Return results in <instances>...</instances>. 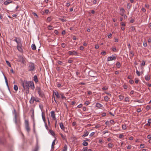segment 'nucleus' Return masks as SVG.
I'll return each instance as SVG.
<instances>
[{"instance_id": "40", "label": "nucleus", "mask_w": 151, "mask_h": 151, "mask_svg": "<svg viewBox=\"0 0 151 151\" xmlns=\"http://www.w3.org/2000/svg\"><path fill=\"white\" fill-rule=\"evenodd\" d=\"M112 146H113L112 145L111 143H109L108 144V147L109 148H112Z\"/></svg>"}, {"instance_id": "51", "label": "nucleus", "mask_w": 151, "mask_h": 151, "mask_svg": "<svg viewBox=\"0 0 151 151\" xmlns=\"http://www.w3.org/2000/svg\"><path fill=\"white\" fill-rule=\"evenodd\" d=\"M145 62L144 60L142 61L141 65H145Z\"/></svg>"}, {"instance_id": "18", "label": "nucleus", "mask_w": 151, "mask_h": 151, "mask_svg": "<svg viewBox=\"0 0 151 151\" xmlns=\"http://www.w3.org/2000/svg\"><path fill=\"white\" fill-rule=\"evenodd\" d=\"M89 134V132L87 131H86L84 132V134L82 135V137H84L87 136Z\"/></svg>"}, {"instance_id": "50", "label": "nucleus", "mask_w": 151, "mask_h": 151, "mask_svg": "<svg viewBox=\"0 0 151 151\" xmlns=\"http://www.w3.org/2000/svg\"><path fill=\"white\" fill-rule=\"evenodd\" d=\"M134 81L133 80H130L129 81V83L131 84H132L134 83Z\"/></svg>"}, {"instance_id": "59", "label": "nucleus", "mask_w": 151, "mask_h": 151, "mask_svg": "<svg viewBox=\"0 0 151 151\" xmlns=\"http://www.w3.org/2000/svg\"><path fill=\"white\" fill-rule=\"evenodd\" d=\"M127 8L128 9H129L131 7V5H130L129 3H128L127 4Z\"/></svg>"}, {"instance_id": "8", "label": "nucleus", "mask_w": 151, "mask_h": 151, "mask_svg": "<svg viewBox=\"0 0 151 151\" xmlns=\"http://www.w3.org/2000/svg\"><path fill=\"white\" fill-rule=\"evenodd\" d=\"M51 116L54 120H56V118L55 114V112L54 111H52L50 112Z\"/></svg>"}, {"instance_id": "2", "label": "nucleus", "mask_w": 151, "mask_h": 151, "mask_svg": "<svg viewBox=\"0 0 151 151\" xmlns=\"http://www.w3.org/2000/svg\"><path fill=\"white\" fill-rule=\"evenodd\" d=\"M29 81H24L22 83V86L24 89H28L29 88Z\"/></svg>"}, {"instance_id": "37", "label": "nucleus", "mask_w": 151, "mask_h": 151, "mask_svg": "<svg viewBox=\"0 0 151 151\" xmlns=\"http://www.w3.org/2000/svg\"><path fill=\"white\" fill-rule=\"evenodd\" d=\"M59 20L63 22H65L66 21V20L61 18H59Z\"/></svg>"}, {"instance_id": "38", "label": "nucleus", "mask_w": 151, "mask_h": 151, "mask_svg": "<svg viewBox=\"0 0 151 151\" xmlns=\"http://www.w3.org/2000/svg\"><path fill=\"white\" fill-rule=\"evenodd\" d=\"M35 101L37 102H40L39 99L37 97H35Z\"/></svg>"}, {"instance_id": "3", "label": "nucleus", "mask_w": 151, "mask_h": 151, "mask_svg": "<svg viewBox=\"0 0 151 151\" xmlns=\"http://www.w3.org/2000/svg\"><path fill=\"white\" fill-rule=\"evenodd\" d=\"M25 128L27 131L29 132L30 130V128L29 126V122L27 120H25Z\"/></svg>"}, {"instance_id": "57", "label": "nucleus", "mask_w": 151, "mask_h": 151, "mask_svg": "<svg viewBox=\"0 0 151 151\" xmlns=\"http://www.w3.org/2000/svg\"><path fill=\"white\" fill-rule=\"evenodd\" d=\"M124 97L121 95L119 96V99H120V100H122L123 99Z\"/></svg>"}, {"instance_id": "9", "label": "nucleus", "mask_w": 151, "mask_h": 151, "mask_svg": "<svg viewBox=\"0 0 151 151\" xmlns=\"http://www.w3.org/2000/svg\"><path fill=\"white\" fill-rule=\"evenodd\" d=\"M53 94L55 95L58 99L60 97V94H59L58 92L56 91H55L53 92Z\"/></svg>"}, {"instance_id": "4", "label": "nucleus", "mask_w": 151, "mask_h": 151, "mask_svg": "<svg viewBox=\"0 0 151 151\" xmlns=\"http://www.w3.org/2000/svg\"><path fill=\"white\" fill-rule=\"evenodd\" d=\"M35 68L34 64L33 63H30L29 65L28 69L29 71H33Z\"/></svg>"}, {"instance_id": "58", "label": "nucleus", "mask_w": 151, "mask_h": 151, "mask_svg": "<svg viewBox=\"0 0 151 151\" xmlns=\"http://www.w3.org/2000/svg\"><path fill=\"white\" fill-rule=\"evenodd\" d=\"M147 45V43L146 42H143V46L144 47H146Z\"/></svg>"}, {"instance_id": "14", "label": "nucleus", "mask_w": 151, "mask_h": 151, "mask_svg": "<svg viewBox=\"0 0 151 151\" xmlns=\"http://www.w3.org/2000/svg\"><path fill=\"white\" fill-rule=\"evenodd\" d=\"M59 125L60 128L63 131H65V127L64 126L63 123L60 122L59 124Z\"/></svg>"}, {"instance_id": "21", "label": "nucleus", "mask_w": 151, "mask_h": 151, "mask_svg": "<svg viewBox=\"0 0 151 151\" xmlns=\"http://www.w3.org/2000/svg\"><path fill=\"white\" fill-rule=\"evenodd\" d=\"M34 80L35 83H37L38 82V80L37 79V76L36 75H35L34 76Z\"/></svg>"}, {"instance_id": "64", "label": "nucleus", "mask_w": 151, "mask_h": 151, "mask_svg": "<svg viewBox=\"0 0 151 151\" xmlns=\"http://www.w3.org/2000/svg\"><path fill=\"white\" fill-rule=\"evenodd\" d=\"M66 5L67 7H69L70 5V3L69 2H68L66 3Z\"/></svg>"}, {"instance_id": "49", "label": "nucleus", "mask_w": 151, "mask_h": 151, "mask_svg": "<svg viewBox=\"0 0 151 151\" xmlns=\"http://www.w3.org/2000/svg\"><path fill=\"white\" fill-rule=\"evenodd\" d=\"M6 62L7 65L9 67H11V65L10 63L8 61L6 60Z\"/></svg>"}, {"instance_id": "61", "label": "nucleus", "mask_w": 151, "mask_h": 151, "mask_svg": "<svg viewBox=\"0 0 151 151\" xmlns=\"http://www.w3.org/2000/svg\"><path fill=\"white\" fill-rule=\"evenodd\" d=\"M61 46L63 48H64L65 47V44L64 43H62Z\"/></svg>"}, {"instance_id": "1", "label": "nucleus", "mask_w": 151, "mask_h": 151, "mask_svg": "<svg viewBox=\"0 0 151 151\" xmlns=\"http://www.w3.org/2000/svg\"><path fill=\"white\" fill-rule=\"evenodd\" d=\"M27 60L25 57L23 56H19V62L21 67H24L26 66Z\"/></svg>"}, {"instance_id": "41", "label": "nucleus", "mask_w": 151, "mask_h": 151, "mask_svg": "<svg viewBox=\"0 0 151 151\" xmlns=\"http://www.w3.org/2000/svg\"><path fill=\"white\" fill-rule=\"evenodd\" d=\"M90 104V102L88 101H86L84 103V104L86 105H89Z\"/></svg>"}, {"instance_id": "11", "label": "nucleus", "mask_w": 151, "mask_h": 151, "mask_svg": "<svg viewBox=\"0 0 151 151\" xmlns=\"http://www.w3.org/2000/svg\"><path fill=\"white\" fill-rule=\"evenodd\" d=\"M125 12V11L124 9L123 8H121L120 9V12L119 14L122 16H123Z\"/></svg>"}, {"instance_id": "20", "label": "nucleus", "mask_w": 151, "mask_h": 151, "mask_svg": "<svg viewBox=\"0 0 151 151\" xmlns=\"http://www.w3.org/2000/svg\"><path fill=\"white\" fill-rule=\"evenodd\" d=\"M55 140H56V138H55V139L52 142V144L51 145L52 149H54V145L55 144Z\"/></svg>"}, {"instance_id": "12", "label": "nucleus", "mask_w": 151, "mask_h": 151, "mask_svg": "<svg viewBox=\"0 0 151 151\" xmlns=\"http://www.w3.org/2000/svg\"><path fill=\"white\" fill-rule=\"evenodd\" d=\"M12 3V1L10 0H6L4 1V4L5 5H8L10 3Z\"/></svg>"}, {"instance_id": "26", "label": "nucleus", "mask_w": 151, "mask_h": 151, "mask_svg": "<svg viewBox=\"0 0 151 151\" xmlns=\"http://www.w3.org/2000/svg\"><path fill=\"white\" fill-rule=\"evenodd\" d=\"M67 146L66 145H65L64 146L63 150L62 151H67Z\"/></svg>"}, {"instance_id": "25", "label": "nucleus", "mask_w": 151, "mask_h": 151, "mask_svg": "<svg viewBox=\"0 0 151 151\" xmlns=\"http://www.w3.org/2000/svg\"><path fill=\"white\" fill-rule=\"evenodd\" d=\"M60 134L61 135L62 138L63 139L65 140L66 139V136L64 135L62 133H60Z\"/></svg>"}, {"instance_id": "54", "label": "nucleus", "mask_w": 151, "mask_h": 151, "mask_svg": "<svg viewBox=\"0 0 151 151\" xmlns=\"http://www.w3.org/2000/svg\"><path fill=\"white\" fill-rule=\"evenodd\" d=\"M94 134H95L94 132H92L90 134L89 136L90 137H92V136H93Z\"/></svg>"}, {"instance_id": "22", "label": "nucleus", "mask_w": 151, "mask_h": 151, "mask_svg": "<svg viewBox=\"0 0 151 151\" xmlns=\"http://www.w3.org/2000/svg\"><path fill=\"white\" fill-rule=\"evenodd\" d=\"M52 20V19L50 17H48L47 18L46 21L47 22H50Z\"/></svg>"}, {"instance_id": "28", "label": "nucleus", "mask_w": 151, "mask_h": 151, "mask_svg": "<svg viewBox=\"0 0 151 151\" xmlns=\"http://www.w3.org/2000/svg\"><path fill=\"white\" fill-rule=\"evenodd\" d=\"M129 99L128 97H126L124 99V101L126 102H129Z\"/></svg>"}, {"instance_id": "13", "label": "nucleus", "mask_w": 151, "mask_h": 151, "mask_svg": "<svg viewBox=\"0 0 151 151\" xmlns=\"http://www.w3.org/2000/svg\"><path fill=\"white\" fill-rule=\"evenodd\" d=\"M35 97L33 96H32L31 98L29 100V102L30 104H32L33 103L34 101H35Z\"/></svg>"}, {"instance_id": "7", "label": "nucleus", "mask_w": 151, "mask_h": 151, "mask_svg": "<svg viewBox=\"0 0 151 151\" xmlns=\"http://www.w3.org/2000/svg\"><path fill=\"white\" fill-rule=\"evenodd\" d=\"M29 87H30L31 88L32 90H34L35 88V86H34V83L33 81H29Z\"/></svg>"}, {"instance_id": "19", "label": "nucleus", "mask_w": 151, "mask_h": 151, "mask_svg": "<svg viewBox=\"0 0 151 151\" xmlns=\"http://www.w3.org/2000/svg\"><path fill=\"white\" fill-rule=\"evenodd\" d=\"M96 106L98 108H101L102 106V105L99 103H97L96 104Z\"/></svg>"}, {"instance_id": "34", "label": "nucleus", "mask_w": 151, "mask_h": 151, "mask_svg": "<svg viewBox=\"0 0 151 151\" xmlns=\"http://www.w3.org/2000/svg\"><path fill=\"white\" fill-rule=\"evenodd\" d=\"M124 137V135L123 134H119V136L118 137L120 139Z\"/></svg>"}, {"instance_id": "16", "label": "nucleus", "mask_w": 151, "mask_h": 151, "mask_svg": "<svg viewBox=\"0 0 151 151\" xmlns=\"http://www.w3.org/2000/svg\"><path fill=\"white\" fill-rule=\"evenodd\" d=\"M150 79V76L147 74L145 76V79L147 81H148Z\"/></svg>"}, {"instance_id": "23", "label": "nucleus", "mask_w": 151, "mask_h": 151, "mask_svg": "<svg viewBox=\"0 0 151 151\" xmlns=\"http://www.w3.org/2000/svg\"><path fill=\"white\" fill-rule=\"evenodd\" d=\"M32 49L33 50H35L36 49V46L35 44H32L31 45Z\"/></svg>"}, {"instance_id": "63", "label": "nucleus", "mask_w": 151, "mask_h": 151, "mask_svg": "<svg viewBox=\"0 0 151 151\" xmlns=\"http://www.w3.org/2000/svg\"><path fill=\"white\" fill-rule=\"evenodd\" d=\"M150 109V106L149 105H147L146 107V109L147 110H148Z\"/></svg>"}, {"instance_id": "31", "label": "nucleus", "mask_w": 151, "mask_h": 151, "mask_svg": "<svg viewBox=\"0 0 151 151\" xmlns=\"http://www.w3.org/2000/svg\"><path fill=\"white\" fill-rule=\"evenodd\" d=\"M104 99L106 101H108L109 100V98L107 96H105Z\"/></svg>"}, {"instance_id": "46", "label": "nucleus", "mask_w": 151, "mask_h": 151, "mask_svg": "<svg viewBox=\"0 0 151 151\" xmlns=\"http://www.w3.org/2000/svg\"><path fill=\"white\" fill-rule=\"evenodd\" d=\"M109 132L108 130H106L105 131H104L102 132V133L103 134H104L106 133H108Z\"/></svg>"}, {"instance_id": "29", "label": "nucleus", "mask_w": 151, "mask_h": 151, "mask_svg": "<svg viewBox=\"0 0 151 151\" xmlns=\"http://www.w3.org/2000/svg\"><path fill=\"white\" fill-rule=\"evenodd\" d=\"M116 66L118 68H119L121 66L120 63L119 62L116 63Z\"/></svg>"}, {"instance_id": "30", "label": "nucleus", "mask_w": 151, "mask_h": 151, "mask_svg": "<svg viewBox=\"0 0 151 151\" xmlns=\"http://www.w3.org/2000/svg\"><path fill=\"white\" fill-rule=\"evenodd\" d=\"M47 28L49 30H52L53 29V27L51 25H49L47 27Z\"/></svg>"}, {"instance_id": "47", "label": "nucleus", "mask_w": 151, "mask_h": 151, "mask_svg": "<svg viewBox=\"0 0 151 151\" xmlns=\"http://www.w3.org/2000/svg\"><path fill=\"white\" fill-rule=\"evenodd\" d=\"M83 151H87L88 148L87 147H83Z\"/></svg>"}, {"instance_id": "55", "label": "nucleus", "mask_w": 151, "mask_h": 151, "mask_svg": "<svg viewBox=\"0 0 151 151\" xmlns=\"http://www.w3.org/2000/svg\"><path fill=\"white\" fill-rule=\"evenodd\" d=\"M101 115L102 116H105L106 115V114L105 112L101 114Z\"/></svg>"}, {"instance_id": "52", "label": "nucleus", "mask_w": 151, "mask_h": 151, "mask_svg": "<svg viewBox=\"0 0 151 151\" xmlns=\"http://www.w3.org/2000/svg\"><path fill=\"white\" fill-rule=\"evenodd\" d=\"M142 110H141V109L140 108H138L137 109V111L138 112V113H139L140 112H141V111Z\"/></svg>"}, {"instance_id": "10", "label": "nucleus", "mask_w": 151, "mask_h": 151, "mask_svg": "<svg viewBox=\"0 0 151 151\" xmlns=\"http://www.w3.org/2000/svg\"><path fill=\"white\" fill-rule=\"evenodd\" d=\"M30 112H32V114L31 115V117L33 120V121H34V111L33 109H31L30 111Z\"/></svg>"}, {"instance_id": "5", "label": "nucleus", "mask_w": 151, "mask_h": 151, "mask_svg": "<svg viewBox=\"0 0 151 151\" xmlns=\"http://www.w3.org/2000/svg\"><path fill=\"white\" fill-rule=\"evenodd\" d=\"M116 59V57L115 56L113 55L111 56H109L107 58V60L108 61H112L113 60H114Z\"/></svg>"}, {"instance_id": "35", "label": "nucleus", "mask_w": 151, "mask_h": 151, "mask_svg": "<svg viewBox=\"0 0 151 151\" xmlns=\"http://www.w3.org/2000/svg\"><path fill=\"white\" fill-rule=\"evenodd\" d=\"M60 95L62 99H66L65 97L64 96L62 93H60Z\"/></svg>"}, {"instance_id": "32", "label": "nucleus", "mask_w": 151, "mask_h": 151, "mask_svg": "<svg viewBox=\"0 0 151 151\" xmlns=\"http://www.w3.org/2000/svg\"><path fill=\"white\" fill-rule=\"evenodd\" d=\"M49 132L50 133V134H51V135H52L53 136H54V135H55V133L53 132V131H52L51 130H50L49 131Z\"/></svg>"}, {"instance_id": "33", "label": "nucleus", "mask_w": 151, "mask_h": 151, "mask_svg": "<svg viewBox=\"0 0 151 151\" xmlns=\"http://www.w3.org/2000/svg\"><path fill=\"white\" fill-rule=\"evenodd\" d=\"M14 89L16 91H17L18 89V87L16 85H14Z\"/></svg>"}, {"instance_id": "42", "label": "nucleus", "mask_w": 151, "mask_h": 151, "mask_svg": "<svg viewBox=\"0 0 151 151\" xmlns=\"http://www.w3.org/2000/svg\"><path fill=\"white\" fill-rule=\"evenodd\" d=\"M130 54L131 55L132 57H133L134 56V53L132 51H131L130 52Z\"/></svg>"}, {"instance_id": "15", "label": "nucleus", "mask_w": 151, "mask_h": 151, "mask_svg": "<svg viewBox=\"0 0 151 151\" xmlns=\"http://www.w3.org/2000/svg\"><path fill=\"white\" fill-rule=\"evenodd\" d=\"M19 136L21 137L22 141H24V137L23 134L21 132L19 131Z\"/></svg>"}, {"instance_id": "24", "label": "nucleus", "mask_w": 151, "mask_h": 151, "mask_svg": "<svg viewBox=\"0 0 151 151\" xmlns=\"http://www.w3.org/2000/svg\"><path fill=\"white\" fill-rule=\"evenodd\" d=\"M82 145L84 146H86L88 145V143L86 142L85 140H84L82 143Z\"/></svg>"}, {"instance_id": "56", "label": "nucleus", "mask_w": 151, "mask_h": 151, "mask_svg": "<svg viewBox=\"0 0 151 151\" xmlns=\"http://www.w3.org/2000/svg\"><path fill=\"white\" fill-rule=\"evenodd\" d=\"M147 138L148 139H150L151 138V134H149L147 136Z\"/></svg>"}, {"instance_id": "60", "label": "nucleus", "mask_w": 151, "mask_h": 151, "mask_svg": "<svg viewBox=\"0 0 151 151\" xmlns=\"http://www.w3.org/2000/svg\"><path fill=\"white\" fill-rule=\"evenodd\" d=\"M54 32L56 34L58 35V32L57 30H55L54 31Z\"/></svg>"}, {"instance_id": "53", "label": "nucleus", "mask_w": 151, "mask_h": 151, "mask_svg": "<svg viewBox=\"0 0 151 151\" xmlns=\"http://www.w3.org/2000/svg\"><path fill=\"white\" fill-rule=\"evenodd\" d=\"M112 50L114 52H116V49L115 47H112Z\"/></svg>"}, {"instance_id": "44", "label": "nucleus", "mask_w": 151, "mask_h": 151, "mask_svg": "<svg viewBox=\"0 0 151 151\" xmlns=\"http://www.w3.org/2000/svg\"><path fill=\"white\" fill-rule=\"evenodd\" d=\"M136 73L138 76H140V73L137 70H136Z\"/></svg>"}, {"instance_id": "27", "label": "nucleus", "mask_w": 151, "mask_h": 151, "mask_svg": "<svg viewBox=\"0 0 151 151\" xmlns=\"http://www.w3.org/2000/svg\"><path fill=\"white\" fill-rule=\"evenodd\" d=\"M43 114V113L42 112V119L43 122H44V123H46L45 122V117L44 115Z\"/></svg>"}, {"instance_id": "43", "label": "nucleus", "mask_w": 151, "mask_h": 151, "mask_svg": "<svg viewBox=\"0 0 151 151\" xmlns=\"http://www.w3.org/2000/svg\"><path fill=\"white\" fill-rule=\"evenodd\" d=\"M145 147V145L143 144H141L140 145V148H143Z\"/></svg>"}, {"instance_id": "6", "label": "nucleus", "mask_w": 151, "mask_h": 151, "mask_svg": "<svg viewBox=\"0 0 151 151\" xmlns=\"http://www.w3.org/2000/svg\"><path fill=\"white\" fill-rule=\"evenodd\" d=\"M68 53L69 55H77L78 54L77 52L74 50L69 51Z\"/></svg>"}, {"instance_id": "36", "label": "nucleus", "mask_w": 151, "mask_h": 151, "mask_svg": "<svg viewBox=\"0 0 151 151\" xmlns=\"http://www.w3.org/2000/svg\"><path fill=\"white\" fill-rule=\"evenodd\" d=\"M14 115H15V122L16 123V122H17V115H16V111L15 110H14Z\"/></svg>"}, {"instance_id": "45", "label": "nucleus", "mask_w": 151, "mask_h": 151, "mask_svg": "<svg viewBox=\"0 0 151 151\" xmlns=\"http://www.w3.org/2000/svg\"><path fill=\"white\" fill-rule=\"evenodd\" d=\"M32 14L34 16H35L37 18H38V16L36 13L33 12Z\"/></svg>"}, {"instance_id": "17", "label": "nucleus", "mask_w": 151, "mask_h": 151, "mask_svg": "<svg viewBox=\"0 0 151 151\" xmlns=\"http://www.w3.org/2000/svg\"><path fill=\"white\" fill-rule=\"evenodd\" d=\"M38 93L39 94V95L41 97H43V93L40 90V88H39V89L38 91Z\"/></svg>"}, {"instance_id": "62", "label": "nucleus", "mask_w": 151, "mask_h": 151, "mask_svg": "<svg viewBox=\"0 0 151 151\" xmlns=\"http://www.w3.org/2000/svg\"><path fill=\"white\" fill-rule=\"evenodd\" d=\"M99 47V45L97 44L95 46V48L96 49H98Z\"/></svg>"}, {"instance_id": "39", "label": "nucleus", "mask_w": 151, "mask_h": 151, "mask_svg": "<svg viewBox=\"0 0 151 151\" xmlns=\"http://www.w3.org/2000/svg\"><path fill=\"white\" fill-rule=\"evenodd\" d=\"M122 128L123 129L125 130L126 129V126L125 125H123L122 126Z\"/></svg>"}, {"instance_id": "48", "label": "nucleus", "mask_w": 151, "mask_h": 151, "mask_svg": "<svg viewBox=\"0 0 151 151\" xmlns=\"http://www.w3.org/2000/svg\"><path fill=\"white\" fill-rule=\"evenodd\" d=\"M82 106V104H79V105H78L77 106V107L78 108H81Z\"/></svg>"}]
</instances>
